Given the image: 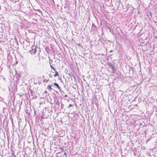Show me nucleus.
<instances>
[{
	"instance_id": "3",
	"label": "nucleus",
	"mask_w": 157,
	"mask_h": 157,
	"mask_svg": "<svg viewBox=\"0 0 157 157\" xmlns=\"http://www.w3.org/2000/svg\"><path fill=\"white\" fill-rule=\"evenodd\" d=\"M54 85H55V86H56V87H57L59 90H61V88L59 86V85L56 83L55 82L54 83Z\"/></svg>"
},
{
	"instance_id": "1",
	"label": "nucleus",
	"mask_w": 157,
	"mask_h": 157,
	"mask_svg": "<svg viewBox=\"0 0 157 157\" xmlns=\"http://www.w3.org/2000/svg\"><path fill=\"white\" fill-rule=\"evenodd\" d=\"M32 50H30V52H31V53L35 54L36 52L35 47L33 46L32 48Z\"/></svg>"
},
{
	"instance_id": "7",
	"label": "nucleus",
	"mask_w": 157,
	"mask_h": 157,
	"mask_svg": "<svg viewBox=\"0 0 157 157\" xmlns=\"http://www.w3.org/2000/svg\"><path fill=\"white\" fill-rule=\"evenodd\" d=\"M55 72V74L54 75V76L56 77V76H58V73L57 71H54Z\"/></svg>"
},
{
	"instance_id": "9",
	"label": "nucleus",
	"mask_w": 157,
	"mask_h": 157,
	"mask_svg": "<svg viewBox=\"0 0 157 157\" xmlns=\"http://www.w3.org/2000/svg\"><path fill=\"white\" fill-rule=\"evenodd\" d=\"M72 106V105L71 104H70L69 105V106L68 107H71Z\"/></svg>"
},
{
	"instance_id": "10",
	"label": "nucleus",
	"mask_w": 157,
	"mask_h": 157,
	"mask_svg": "<svg viewBox=\"0 0 157 157\" xmlns=\"http://www.w3.org/2000/svg\"><path fill=\"white\" fill-rule=\"evenodd\" d=\"M64 155H66V157H67V154L65 152L64 153Z\"/></svg>"
},
{
	"instance_id": "12",
	"label": "nucleus",
	"mask_w": 157,
	"mask_h": 157,
	"mask_svg": "<svg viewBox=\"0 0 157 157\" xmlns=\"http://www.w3.org/2000/svg\"><path fill=\"white\" fill-rule=\"evenodd\" d=\"M47 91H45V93H47Z\"/></svg>"
},
{
	"instance_id": "13",
	"label": "nucleus",
	"mask_w": 157,
	"mask_h": 157,
	"mask_svg": "<svg viewBox=\"0 0 157 157\" xmlns=\"http://www.w3.org/2000/svg\"><path fill=\"white\" fill-rule=\"evenodd\" d=\"M156 38L157 39V36H156Z\"/></svg>"
},
{
	"instance_id": "5",
	"label": "nucleus",
	"mask_w": 157,
	"mask_h": 157,
	"mask_svg": "<svg viewBox=\"0 0 157 157\" xmlns=\"http://www.w3.org/2000/svg\"><path fill=\"white\" fill-rule=\"evenodd\" d=\"M52 86L51 85H48L47 86V89L49 90H51L52 89L51 86Z\"/></svg>"
},
{
	"instance_id": "11",
	"label": "nucleus",
	"mask_w": 157,
	"mask_h": 157,
	"mask_svg": "<svg viewBox=\"0 0 157 157\" xmlns=\"http://www.w3.org/2000/svg\"><path fill=\"white\" fill-rule=\"evenodd\" d=\"M67 94H65V95H64V97H67Z\"/></svg>"
},
{
	"instance_id": "4",
	"label": "nucleus",
	"mask_w": 157,
	"mask_h": 157,
	"mask_svg": "<svg viewBox=\"0 0 157 157\" xmlns=\"http://www.w3.org/2000/svg\"><path fill=\"white\" fill-rule=\"evenodd\" d=\"M110 66L114 72V70L115 69L114 67L112 64L110 65Z\"/></svg>"
},
{
	"instance_id": "2",
	"label": "nucleus",
	"mask_w": 157,
	"mask_h": 157,
	"mask_svg": "<svg viewBox=\"0 0 157 157\" xmlns=\"http://www.w3.org/2000/svg\"><path fill=\"white\" fill-rule=\"evenodd\" d=\"M92 30H96V26L94 25V24H92Z\"/></svg>"
},
{
	"instance_id": "6",
	"label": "nucleus",
	"mask_w": 157,
	"mask_h": 157,
	"mask_svg": "<svg viewBox=\"0 0 157 157\" xmlns=\"http://www.w3.org/2000/svg\"><path fill=\"white\" fill-rule=\"evenodd\" d=\"M55 103L56 105H58V106H59V105H60V102L58 100H57L56 101H55Z\"/></svg>"
},
{
	"instance_id": "8",
	"label": "nucleus",
	"mask_w": 157,
	"mask_h": 157,
	"mask_svg": "<svg viewBox=\"0 0 157 157\" xmlns=\"http://www.w3.org/2000/svg\"><path fill=\"white\" fill-rule=\"evenodd\" d=\"M49 63H50V67H51V68L53 69L54 71H56V70L55 69V68L53 67V66H52V65H51V63L50 62H49Z\"/></svg>"
}]
</instances>
